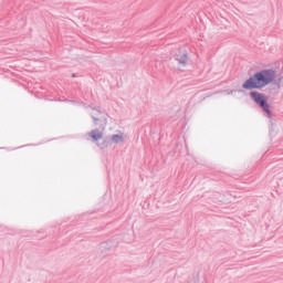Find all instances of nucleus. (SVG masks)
Wrapping results in <instances>:
<instances>
[{
  "mask_svg": "<svg viewBox=\"0 0 283 283\" xmlns=\"http://www.w3.org/2000/svg\"><path fill=\"white\" fill-rule=\"evenodd\" d=\"M275 81V71L265 69L254 73L243 84V90H264L266 85H271Z\"/></svg>",
  "mask_w": 283,
  "mask_h": 283,
  "instance_id": "nucleus-1",
  "label": "nucleus"
},
{
  "mask_svg": "<svg viewBox=\"0 0 283 283\" xmlns=\"http://www.w3.org/2000/svg\"><path fill=\"white\" fill-rule=\"evenodd\" d=\"M92 118L94 120V125H98L99 129H93L88 133V136L92 138L93 143H96L103 139V132H105V127H107V114L96 111V114H92Z\"/></svg>",
  "mask_w": 283,
  "mask_h": 283,
  "instance_id": "nucleus-2",
  "label": "nucleus"
},
{
  "mask_svg": "<svg viewBox=\"0 0 283 283\" xmlns=\"http://www.w3.org/2000/svg\"><path fill=\"white\" fill-rule=\"evenodd\" d=\"M250 97L252 101H254L255 105L264 112V114L268 116V118H272L273 112H271V105H269V99L266 98V95L258 92L252 91L250 92Z\"/></svg>",
  "mask_w": 283,
  "mask_h": 283,
  "instance_id": "nucleus-3",
  "label": "nucleus"
},
{
  "mask_svg": "<svg viewBox=\"0 0 283 283\" xmlns=\"http://www.w3.org/2000/svg\"><path fill=\"white\" fill-rule=\"evenodd\" d=\"M176 61L179 63V65H187V61H189V57L187 56V51L185 49L179 50L178 53L175 54Z\"/></svg>",
  "mask_w": 283,
  "mask_h": 283,
  "instance_id": "nucleus-4",
  "label": "nucleus"
},
{
  "mask_svg": "<svg viewBox=\"0 0 283 283\" xmlns=\"http://www.w3.org/2000/svg\"><path fill=\"white\" fill-rule=\"evenodd\" d=\"M111 140L115 143V145H118V143H123L124 138L123 135H112Z\"/></svg>",
  "mask_w": 283,
  "mask_h": 283,
  "instance_id": "nucleus-5",
  "label": "nucleus"
},
{
  "mask_svg": "<svg viewBox=\"0 0 283 283\" xmlns=\"http://www.w3.org/2000/svg\"><path fill=\"white\" fill-rule=\"evenodd\" d=\"M109 145H112V142L109 139H105L102 144H97V147H99V149H105L109 147Z\"/></svg>",
  "mask_w": 283,
  "mask_h": 283,
  "instance_id": "nucleus-6",
  "label": "nucleus"
},
{
  "mask_svg": "<svg viewBox=\"0 0 283 283\" xmlns=\"http://www.w3.org/2000/svg\"><path fill=\"white\" fill-rule=\"evenodd\" d=\"M281 81H282V77H280L279 81L276 82L277 87H282V84H280Z\"/></svg>",
  "mask_w": 283,
  "mask_h": 283,
  "instance_id": "nucleus-7",
  "label": "nucleus"
}]
</instances>
